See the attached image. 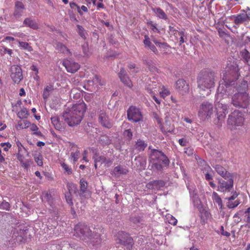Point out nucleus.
I'll return each instance as SVG.
<instances>
[{
  "mask_svg": "<svg viewBox=\"0 0 250 250\" xmlns=\"http://www.w3.org/2000/svg\"><path fill=\"white\" fill-rule=\"evenodd\" d=\"M223 80L225 83L228 98L231 97V104L235 107L247 108L250 104V96L240 87L233 85L240 76L238 65L235 62L228 63Z\"/></svg>",
  "mask_w": 250,
  "mask_h": 250,
  "instance_id": "obj_1",
  "label": "nucleus"
},
{
  "mask_svg": "<svg viewBox=\"0 0 250 250\" xmlns=\"http://www.w3.org/2000/svg\"><path fill=\"white\" fill-rule=\"evenodd\" d=\"M74 230V235L79 237L89 246L97 248L101 244L102 239L100 233V229L94 228L92 231L85 224L79 223L75 226Z\"/></svg>",
  "mask_w": 250,
  "mask_h": 250,
  "instance_id": "obj_2",
  "label": "nucleus"
},
{
  "mask_svg": "<svg viewBox=\"0 0 250 250\" xmlns=\"http://www.w3.org/2000/svg\"><path fill=\"white\" fill-rule=\"evenodd\" d=\"M215 73L209 69H204L198 74L197 83L199 92L203 97L208 96L210 89L214 86Z\"/></svg>",
  "mask_w": 250,
  "mask_h": 250,
  "instance_id": "obj_3",
  "label": "nucleus"
},
{
  "mask_svg": "<svg viewBox=\"0 0 250 250\" xmlns=\"http://www.w3.org/2000/svg\"><path fill=\"white\" fill-rule=\"evenodd\" d=\"M86 111V105L82 102L75 104L66 110L62 114L63 120L70 126H73L80 124Z\"/></svg>",
  "mask_w": 250,
  "mask_h": 250,
  "instance_id": "obj_4",
  "label": "nucleus"
},
{
  "mask_svg": "<svg viewBox=\"0 0 250 250\" xmlns=\"http://www.w3.org/2000/svg\"><path fill=\"white\" fill-rule=\"evenodd\" d=\"M26 229L21 226L11 227L7 232V241L9 247H13L17 243L21 242L26 237Z\"/></svg>",
  "mask_w": 250,
  "mask_h": 250,
  "instance_id": "obj_5",
  "label": "nucleus"
},
{
  "mask_svg": "<svg viewBox=\"0 0 250 250\" xmlns=\"http://www.w3.org/2000/svg\"><path fill=\"white\" fill-rule=\"evenodd\" d=\"M222 98V93H218L216 97V103L215 104L217 118L218 121L223 120L228 113V105L227 104V94Z\"/></svg>",
  "mask_w": 250,
  "mask_h": 250,
  "instance_id": "obj_6",
  "label": "nucleus"
},
{
  "mask_svg": "<svg viewBox=\"0 0 250 250\" xmlns=\"http://www.w3.org/2000/svg\"><path fill=\"white\" fill-rule=\"evenodd\" d=\"M244 121V117L242 113L236 110L229 116L227 123L229 128L232 129L236 126H241Z\"/></svg>",
  "mask_w": 250,
  "mask_h": 250,
  "instance_id": "obj_7",
  "label": "nucleus"
},
{
  "mask_svg": "<svg viewBox=\"0 0 250 250\" xmlns=\"http://www.w3.org/2000/svg\"><path fill=\"white\" fill-rule=\"evenodd\" d=\"M213 113V106L208 102H204L200 105L198 116L200 119L205 120L210 118Z\"/></svg>",
  "mask_w": 250,
  "mask_h": 250,
  "instance_id": "obj_8",
  "label": "nucleus"
},
{
  "mask_svg": "<svg viewBox=\"0 0 250 250\" xmlns=\"http://www.w3.org/2000/svg\"><path fill=\"white\" fill-rule=\"evenodd\" d=\"M233 175L226 179L219 178L218 181L217 190L220 192H230L233 188Z\"/></svg>",
  "mask_w": 250,
  "mask_h": 250,
  "instance_id": "obj_9",
  "label": "nucleus"
},
{
  "mask_svg": "<svg viewBox=\"0 0 250 250\" xmlns=\"http://www.w3.org/2000/svg\"><path fill=\"white\" fill-rule=\"evenodd\" d=\"M42 200L47 203L49 206L48 208V210L50 214H51L52 217L55 220V217L58 219V210L55 206L54 200L52 195L48 193L45 192L42 195Z\"/></svg>",
  "mask_w": 250,
  "mask_h": 250,
  "instance_id": "obj_10",
  "label": "nucleus"
},
{
  "mask_svg": "<svg viewBox=\"0 0 250 250\" xmlns=\"http://www.w3.org/2000/svg\"><path fill=\"white\" fill-rule=\"evenodd\" d=\"M129 121L137 123L142 120L143 117L140 109L134 106H130L127 111Z\"/></svg>",
  "mask_w": 250,
  "mask_h": 250,
  "instance_id": "obj_11",
  "label": "nucleus"
},
{
  "mask_svg": "<svg viewBox=\"0 0 250 250\" xmlns=\"http://www.w3.org/2000/svg\"><path fill=\"white\" fill-rule=\"evenodd\" d=\"M10 77L16 83H19L23 79L22 70L18 65H13L10 68Z\"/></svg>",
  "mask_w": 250,
  "mask_h": 250,
  "instance_id": "obj_12",
  "label": "nucleus"
},
{
  "mask_svg": "<svg viewBox=\"0 0 250 250\" xmlns=\"http://www.w3.org/2000/svg\"><path fill=\"white\" fill-rule=\"evenodd\" d=\"M159 158L156 157V159L153 160V162L150 161L151 165H149V167L153 170L161 171L163 167H167L169 165V161L168 157H164L163 160H160Z\"/></svg>",
  "mask_w": 250,
  "mask_h": 250,
  "instance_id": "obj_13",
  "label": "nucleus"
},
{
  "mask_svg": "<svg viewBox=\"0 0 250 250\" xmlns=\"http://www.w3.org/2000/svg\"><path fill=\"white\" fill-rule=\"evenodd\" d=\"M117 237L118 240V243L126 246L128 248L132 247L133 244V239L127 233L122 231H119Z\"/></svg>",
  "mask_w": 250,
  "mask_h": 250,
  "instance_id": "obj_14",
  "label": "nucleus"
},
{
  "mask_svg": "<svg viewBox=\"0 0 250 250\" xmlns=\"http://www.w3.org/2000/svg\"><path fill=\"white\" fill-rule=\"evenodd\" d=\"M98 120L101 125L104 127L110 128L113 125V121L110 119L105 111L101 110L98 115Z\"/></svg>",
  "mask_w": 250,
  "mask_h": 250,
  "instance_id": "obj_15",
  "label": "nucleus"
},
{
  "mask_svg": "<svg viewBox=\"0 0 250 250\" xmlns=\"http://www.w3.org/2000/svg\"><path fill=\"white\" fill-rule=\"evenodd\" d=\"M175 88L183 95L188 93L189 91V84L183 79H179L176 82Z\"/></svg>",
  "mask_w": 250,
  "mask_h": 250,
  "instance_id": "obj_16",
  "label": "nucleus"
},
{
  "mask_svg": "<svg viewBox=\"0 0 250 250\" xmlns=\"http://www.w3.org/2000/svg\"><path fill=\"white\" fill-rule=\"evenodd\" d=\"M62 64L67 72L71 73H75L80 68V65L78 63L68 60H64Z\"/></svg>",
  "mask_w": 250,
  "mask_h": 250,
  "instance_id": "obj_17",
  "label": "nucleus"
},
{
  "mask_svg": "<svg viewBox=\"0 0 250 250\" xmlns=\"http://www.w3.org/2000/svg\"><path fill=\"white\" fill-rule=\"evenodd\" d=\"M250 20V17L245 10H243L242 12L236 15L235 24L240 25L245 22H248Z\"/></svg>",
  "mask_w": 250,
  "mask_h": 250,
  "instance_id": "obj_18",
  "label": "nucleus"
},
{
  "mask_svg": "<svg viewBox=\"0 0 250 250\" xmlns=\"http://www.w3.org/2000/svg\"><path fill=\"white\" fill-rule=\"evenodd\" d=\"M216 172L222 176L224 179H226V177H230L233 173L229 172L226 169L220 164L212 165Z\"/></svg>",
  "mask_w": 250,
  "mask_h": 250,
  "instance_id": "obj_19",
  "label": "nucleus"
},
{
  "mask_svg": "<svg viewBox=\"0 0 250 250\" xmlns=\"http://www.w3.org/2000/svg\"><path fill=\"white\" fill-rule=\"evenodd\" d=\"M165 182L163 180H155L146 184V188L154 191H157L164 187Z\"/></svg>",
  "mask_w": 250,
  "mask_h": 250,
  "instance_id": "obj_20",
  "label": "nucleus"
},
{
  "mask_svg": "<svg viewBox=\"0 0 250 250\" xmlns=\"http://www.w3.org/2000/svg\"><path fill=\"white\" fill-rule=\"evenodd\" d=\"M119 77L121 81L129 88H131L133 86L131 81L126 75V72L124 68L121 69L119 74Z\"/></svg>",
  "mask_w": 250,
  "mask_h": 250,
  "instance_id": "obj_21",
  "label": "nucleus"
},
{
  "mask_svg": "<svg viewBox=\"0 0 250 250\" xmlns=\"http://www.w3.org/2000/svg\"><path fill=\"white\" fill-rule=\"evenodd\" d=\"M51 123L54 126V128L59 131H62L65 129L64 123L60 121L58 116H55L51 118Z\"/></svg>",
  "mask_w": 250,
  "mask_h": 250,
  "instance_id": "obj_22",
  "label": "nucleus"
},
{
  "mask_svg": "<svg viewBox=\"0 0 250 250\" xmlns=\"http://www.w3.org/2000/svg\"><path fill=\"white\" fill-rule=\"evenodd\" d=\"M25 6L21 1H16L15 3V10L14 15L16 17H20L23 13Z\"/></svg>",
  "mask_w": 250,
  "mask_h": 250,
  "instance_id": "obj_23",
  "label": "nucleus"
},
{
  "mask_svg": "<svg viewBox=\"0 0 250 250\" xmlns=\"http://www.w3.org/2000/svg\"><path fill=\"white\" fill-rule=\"evenodd\" d=\"M161 131L164 134L172 132L174 130V127L171 125L170 122L167 120L165 121L164 124L163 123L159 126Z\"/></svg>",
  "mask_w": 250,
  "mask_h": 250,
  "instance_id": "obj_24",
  "label": "nucleus"
},
{
  "mask_svg": "<svg viewBox=\"0 0 250 250\" xmlns=\"http://www.w3.org/2000/svg\"><path fill=\"white\" fill-rule=\"evenodd\" d=\"M145 39L144 40V43L146 47H147L150 50H151L156 55L158 54V51L155 46L153 44L150 40V38L148 35H145Z\"/></svg>",
  "mask_w": 250,
  "mask_h": 250,
  "instance_id": "obj_25",
  "label": "nucleus"
},
{
  "mask_svg": "<svg viewBox=\"0 0 250 250\" xmlns=\"http://www.w3.org/2000/svg\"><path fill=\"white\" fill-rule=\"evenodd\" d=\"M152 11L156 15L157 17L161 19L166 20L167 19V17L163 9L160 7H154L152 8Z\"/></svg>",
  "mask_w": 250,
  "mask_h": 250,
  "instance_id": "obj_26",
  "label": "nucleus"
},
{
  "mask_svg": "<svg viewBox=\"0 0 250 250\" xmlns=\"http://www.w3.org/2000/svg\"><path fill=\"white\" fill-rule=\"evenodd\" d=\"M158 83L155 81H150L146 85V90L149 94L157 92Z\"/></svg>",
  "mask_w": 250,
  "mask_h": 250,
  "instance_id": "obj_27",
  "label": "nucleus"
},
{
  "mask_svg": "<svg viewBox=\"0 0 250 250\" xmlns=\"http://www.w3.org/2000/svg\"><path fill=\"white\" fill-rule=\"evenodd\" d=\"M56 49L59 52L66 54L67 55H71V52L65 45L60 42H58L56 44Z\"/></svg>",
  "mask_w": 250,
  "mask_h": 250,
  "instance_id": "obj_28",
  "label": "nucleus"
},
{
  "mask_svg": "<svg viewBox=\"0 0 250 250\" xmlns=\"http://www.w3.org/2000/svg\"><path fill=\"white\" fill-rule=\"evenodd\" d=\"M152 40L153 42L159 48H161L164 51V53L165 52L170 48V46L167 42H161L158 41L156 38L151 36Z\"/></svg>",
  "mask_w": 250,
  "mask_h": 250,
  "instance_id": "obj_29",
  "label": "nucleus"
},
{
  "mask_svg": "<svg viewBox=\"0 0 250 250\" xmlns=\"http://www.w3.org/2000/svg\"><path fill=\"white\" fill-rule=\"evenodd\" d=\"M16 144L18 149V156H26L28 155L27 150L19 141H16Z\"/></svg>",
  "mask_w": 250,
  "mask_h": 250,
  "instance_id": "obj_30",
  "label": "nucleus"
},
{
  "mask_svg": "<svg viewBox=\"0 0 250 250\" xmlns=\"http://www.w3.org/2000/svg\"><path fill=\"white\" fill-rule=\"evenodd\" d=\"M240 55L244 62L250 66V52L246 49H243L240 52Z\"/></svg>",
  "mask_w": 250,
  "mask_h": 250,
  "instance_id": "obj_31",
  "label": "nucleus"
},
{
  "mask_svg": "<svg viewBox=\"0 0 250 250\" xmlns=\"http://www.w3.org/2000/svg\"><path fill=\"white\" fill-rule=\"evenodd\" d=\"M80 192L79 193L81 196H85V194L87 192V182L81 179L80 181Z\"/></svg>",
  "mask_w": 250,
  "mask_h": 250,
  "instance_id": "obj_32",
  "label": "nucleus"
},
{
  "mask_svg": "<svg viewBox=\"0 0 250 250\" xmlns=\"http://www.w3.org/2000/svg\"><path fill=\"white\" fill-rule=\"evenodd\" d=\"M23 23L33 29H37L39 28L38 24L31 18H26L23 21Z\"/></svg>",
  "mask_w": 250,
  "mask_h": 250,
  "instance_id": "obj_33",
  "label": "nucleus"
},
{
  "mask_svg": "<svg viewBox=\"0 0 250 250\" xmlns=\"http://www.w3.org/2000/svg\"><path fill=\"white\" fill-rule=\"evenodd\" d=\"M149 71L153 73H160V70L157 67L156 64L151 61H146V62Z\"/></svg>",
  "mask_w": 250,
  "mask_h": 250,
  "instance_id": "obj_34",
  "label": "nucleus"
},
{
  "mask_svg": "<svg viewBox=\"0 0 250 250\" xmlns=\"http://www.w3.org/2000/svg\"><path fill=\"white\" fill-rule=\"evenodd\" d=\"M187 187L189 190L190 196L192 198L193 202H198V197L197 196V190L194 187H192L191 188H190L189 186H187Z\"/></svg>",
  "mask_w": 250,
  "mask_h": 250,
  "instance_id": "obj_35",
  "label": "nucleus"
},
{
  "mask_svg": "<svg viewBox=\"0 0 250 250\" xmlns=\"http://www.w3.org/2000/svg\"><path fill=\"white\" fill-rule=\"evenodd\" d=\"M147 144L145 142V141L138 139L135 145V148L137 149L138 151H143L147 146Z\"/></svg>",
  "mask_w": 250,
  "mask_h": 250,
  "instance_id": "obj_36",
  "label": "nucleus"
},
{
  "mask_svg": "<svg viewBox=\"0 0 250 250\" xmlns=\"http://www.w3.org/2000/svg\"><path fill=\"white\" fill-rule=\"evenodd\" d=\"M113 172L115 175H120L127 174L128 170L125 168L117 166L114 168Z\"/></svg>",
  "mask_w": 250,
  "mask_h": 250,
  "instance_id": "obj_37",
  "label": "nucleus"
},
{
  "mask_svg": "<svg viewBox=\"0 0 250 250\" xmlns=\"http://www.w3.org/2000/svg\"><path fill=\"white\" fill-rule=\"evenodd\" d=\"M148 150L151 156H166L161 151L155 149H152L150 146H149Z\"/></svg>",
  "mask_w": 250,
  "mask_h": 250,
  "instance_id": "obj_38",
  "label": "nucleus"
},
{
  "mask_svg": "<svg viewBox=\"0 0 250 250\" xmlns=\"http://www.w3.org/2000/svg\"><path fill=\"white\" fill-rule=\"evenodd\" d=\"M53 90V85H49L46 86L43 90V95H42L43 99H47L50 95V92L52 91Z\"/></svg>",
  "mask_w": 250,
  "mask_h": 250,
  "instance_id": "obj_39",
  "label": "nucleus"
},
{
  "mask_svg": "<svg viewBox=\"0 0 250 250\" xmlns=\"http://www.w3.org/2000/svg\"><path fill=\"white\" fill-rule=\"evenodd\" d=\"M212 198L213 201L221 208L222 207V201L219 195L214 191L212 193Z\"/></svg>",
  "mask_w": 250,
  "mask_h": 250,
  "instance_id": "obj_40",
  "label": "nucleus"
},
{
  "mask_svg": "<svg viewBox=\"0 0 250 250\" xmlns=\"http://www.w3.org/2000/svg\"><path fill=\"white\" fill-rule=\"evenodd\" d=\"M17 42L19 43V46L21 48L27 50L29 51L32 50V48L31 46H30L29 44L26 42H21L19 40H17Z\"/></svg>",
  "mask_w": 250,
  "mask_h": 250,
  "instance_id": "obj_41",
  "label": "nucleus"
},
{
  "mask_svg": "<svg viewBox=\"0 0 250 250\" xmlns=\"http://www.w3.org/2000/svg\"><path fill=\"white\" fill-rule=\"evenodd\" d=\"M170 92L169 90L165 86H163L161 88V91L160 92V95L161 98L164 99L167 96L169 95Z\"/></svg>",
  "mask_w": 250,
  "mask_h": 250,
  "instance_id": "obj_42",
  "label": "nucleus"
},
{
  "mask_svg": "<svg viewBox=\"0 0 250 250\" xmlns=\"http://www.w3.org/2000/svg\"><path fill=\"white\" fill-rule=\"evenodd\" d=\"M67 187L68 190V192L70 193L71 194L72 193L76 194L77 188V186L75 184H74L73 183H69L67 185Z\"/></svg>",
  "mask_w": 250,
  "mask_h": 250,
  "instance_id": "obj_43",
  "label": "nucleus"
},
{
  "mask_svg": "<svg viewBox=\"0 0 250 250\" xmlns=\"http://www.w3.org/2000/svg\"><path fill=\"white\" fill-rule=\"evenodd\" d=\"M70 156H78L80 155V151L77 146L73 145L70 149Z\"/></svg>",
  "mask_w": 250,
  "mask_h": 250,
  "instance_id": "obj_44",
  "label": "nucleus"
},
{
  "mask_svg": "<svg viewBox=\"0 0 250 250\" xmlns=\"http://www.w3.org/2000/svg\"><path fill=\"white\" fill-rule=\"evenodd\" d=\"M210 213L207 210H203L201 212V218L202 221L204 223L207 222L208 218L210 216Z\"/></svg>",
  "mask_w": 250,
  "mask_h": 250,
  "instance_id": "obj_45",
  "label": "nucleus"
},
{
  "mask_svg": "<svg viewBox=\"0 0 250 250\" xmlns=\"http://www.w3.org/2000/svg\"><path fill=\"white\" fill-rule=\"evenodd\" d=\"M23 158L24 157H18V159L21 162L22 166L25 168L27 169L31 164V162L30 161H24L23 160Z\"/></svg>",
  "mask_w": 250,
  "mask_h": 250,
  "instance_id": "obj_46",
  "label": "nucleus"
},
{
  "mask_svg": "<svg viewBox=\"0 0 250 250\" xmlns=\"http://www.w3.org/2000/svg\"><path fill=\"white\" fill-rule=\"evenodd\" d=\"M147 24L150 27V29L154 32H160L159 30L156 27V24L154 23L152 21H148L147 22Z\"/></svg>",
  "mask_w": 250,
  "mask_h": 250,
  "instance_id": "obj_47",
  "label": "nucleus"
},
{
  "mask_svg": "<svg viewBox=\"0 0 250 250\" xmlns=\"http://www.w3.org/2000/svg\"><path fill=\"white\" fill-rule=\"evenodd\" d=\"M19 125L21 128H27L30 126V123L27 120H23L22 122L19 123Z\"/></svg>",
  "mask_w": 250,
  "mask_h": 250,
  "instance_id": "obj_48",
  "label": "nucleus"
},
{
  "mask_svg": "<svg viewBox=\"0 0 250 250\" xmlns=\"http://www.w3.org/2000/svg\"><path fill=\"white\" fill-rule=\"evenodd\" d=\"M0 208L2 209L9 210L10 208V205L8 202L3 201L0 204Z\"/></svg>",
  "mask_w": 250,
  "mask_h": 250,
  "instance_id": "obj_49",
  "label": "nucleus"
},
{
  "mask_svg": "<svg viewBox=\"0 0 250 250\" xmlns=\"http://www.w3.org/2000/svg\"><path fill=\"white\" fill-rule=\"evenodd\" d=\"M153 117L155 119L158 125L159 126H160L161 124L162 123V119L161 118L160 116L156 112H153L152 114Z\"/></svg>",
  "mask_w": 250,
  "mask_h": 250,
  "instance_id": "obj_50",
  "label": "nucleus"
},
{
  "mask_svg": "<svg viewBox=\"0 0 250 250\" xmlns=\"http://www.w3.org/2000/svg\"><path fill=\"white\" fill-rule=\"evenodd\" d=\"M66 201L69 206H73V203L71 194L70 193H66L65 195Z\"/></svg>",
  "mask_w": 250,
  "mask_h": 250,
  "instance_id": "obj_51",
  "label": "nucleus"
},
{
  "mask_svg": "<svg viewBox=\"0 0 250 250\" xmlns=\"http://www.w3.org/2000/svg\"><path fill=\"white\" fill-rule=\"evenodd\" d=\"M0 146L5 151H7L12 146L11 144L9 142L1 143Z\"/></svg>",
  "mask_w": 250,
  "mask_h": 250,
  "instance_id": "obj_52",
  "label": "nucleus"
},
{
  "mask_svg": "<svg viewBox=\"0 0 250 250\" xmlns=\"http://www.w3.org/2000/svg\"><path fill=\"white\" fill-rule=\"evenodd\" d=\"M70 7L71 9H75L77 8L78 10V12L81 15H83V12L81 11V9L79 7V6L75 2H70L69 3Z\"/></svg>",
  "mask_w": 250,
  "mask_h": 250,
  "instance_id": "obj_53",
  "label": "nucleus"
},
{
  "mask_svg": "<svg viewBox=\"0 0 250 250\" xmlns=\"http://www.w3.org/2000/svg\"><path fill=\"white\" fill-rule=\"evenodd\" d=\"M185 153L188 156H191L192 155L195 156V152L193 149L191 147H187L185 149Z\"/></svg>",
  "mask_w": 250,
  "mask_h": 250,
  "instance_id": "obj_54",
  "label": "nucleus"
},
{
  "mask_svg": "<svg viewBox=\"0 0 250 250\" xmlns=\"http://www.w3.org/2000/svg\"><path fill=\"white\" fill-rule=\"evenodd\" d=\"M78 28V32L79 35L83 38H85L84 35V28L80 25H77Z\"/></svg>",
  "mask_w": 250,
  "mask_h": 250,
  "instance_id": "obj_55",
  "label": "nucleus"
},
{
  "mask_svg": "<svg viewBox=\"0 0 250 250\" xmlns=\"http://www.w3.org/2000/svg\"><path fill=\"white\" fill-rule=\"evenodd\" d=\"M239 204V202L237 201H229L228 204V207L229 208H232L236 207Z\"/></svg>",
  "mask_w": 250,
  "mask_h": 250,
  "instance_id": "obj_56",
  "label": "nucleus"
},
{
  "mask_svg": "<svg viewBox=\"0 0 250 250\" xmlns=\"http://www.w3.org/2000/svg\"><path fill=\"white\" fill-rule=\"evenodd\" d=\"M92 82L95 83H98L100 85H103L104 83L102 82V80L100 77L97 75H95L92 80Z\"/></svg>",
  "mask_w": 250,
  "mask_h": 250,
  "instance_id": "obj_57",
  "label": "nucleus"
},
{
  "mask_svg": "<svg viewBox=\"0 0 250 250\" xmlns=\"http://www.w3.org/2000/svg\"><path fill=\"white\" fill-rule=\"evenodd\" d=\"M7 127V125L6 124L2 123L1 122H0V137H4V135L1 133L2 131H3Z\"/></svg>",
  "mask_w": 250,
  "mask_h": 250,
  "instance_id": "obj_58",
  "label": "nucleus"
},
{
  "mask_svg": "<svg viewBox=\"0 0 250 250\" xmlns=\"http://www.w3.org/2000/svg\"><path fill=\"white\" fill-rule=\"evenodd\" d=\"M178 35L180 36L179 42L180 45H181L183 43L185 42L184 37H185V33L183 31H181L178 32Z\"/></svg>",
  "mask_w": 250,
  "mask_h": 250,
  "instance_id": "obj_59",
  "label": "nucleus"
},
{
  "mask_svg": "<svg viewBox=\"0 0 250 250\" xmlns=\"http://www.w3.org/2000/svg\"><path fill=\"white\" fill-rule=\"evenodd\" d=\"M216 28L217 29L218 32L219 36L220 37L223 38V37H225L227 35V33L225 32V31L223 29H221V28H218V27H216Z\"/></svg>",
  "mask_w": 250,
  "mask_h": 250,
  "instance_id": "obj_60",
  "label": "nucleus"
},
{
  "mask_svg": "<svg viewBox=\"0 0 250 250\" xmlns=\"http://www.w3.org/2000/svg\"><path fill=\"white\" fill-rule=\"evenodd\" d=\"M62 166L64 171L67 172L68 174H70L72 172L71 169L68 167V166L64 163L62 164Z\"/></svg>",
  "mask_w": 250,
  "mask_h": 250,
  "instance_id": "obj_61",
  "label": "nucleus"
},
{
  "mask_svg": "<svg viewBox=\"0 0 250 250\" xmlns=\"http://www.w3.org/2000/svg\"><path fill=\"white\" fill-rule=\"evenodd\" d=\"M178 142L179 144L182 146H186L188 143V141L184 138L180 139L178 140Z\"/></svg>",
  "mask_w": 250,
  "mask_h": 250,
  "instance_id": "obj_62",
  "label": "nucleus"
},
{
  "mask_svg": "<svg viewBox=\"0 0 250 250\" xmlns=\"http://www.w3.org/2000/svg\"><path fill=\"white\" fill-rule=\"evenodd\" d=\"M124 135L127 137L128 139H130L132 136V133L130 129H127L124 131Z\"/></svg>",
  "mask_w": 250,
  "mask_h": 250,
  "instance_id": "obj_63",
  "label": "nucleus"
},
{
  "mask_svg": "<svg viewBox=\"0 0 250 250\" xmlns=\"http://www.w3.org/2000/svg\"><path fill=\"white\" fill-rule=\"evenodd\" d=\"M246 216H247V222L250 223V208H249L245 212Z\"/></svg>",
  "mask_w": 250,
  "mask_h": 250,
  "instance_id": "obj_64",
  "label": "nucleus"
}]
</instances>
